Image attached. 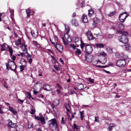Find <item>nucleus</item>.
I'll return each mask as SVG.
<instances>
[{
	"label": "nucleus",
	"mask_w": 131,
	"mask_h": 131,
	"mask_svg": "<svg viewBox=\"0 0 131 131\" xmlns=\"http://www.w3.org/2000/svg\"><path fill=\"white\" fill-rule=\"evenodd\" d=\"M6 65L7 69H8L9 67L11 70L14 71H15L16 66L14 61H10L8 62V63H6Z\"/></svg>",
	"instance_id": "f257e3e1"
},
{
	"label": "nucleus",
	"mask_w": 131,
	"mask_h": 131,
	"mask_svg": "<svg viewBox=\"0 0 131 131\" xmlns=\"http://www.w3.org/2000/svg\"><path fill=\"white\" fill-rule=\"evenodd\" d=\"M48 124L49 125V127L52 130V128L54 125L57 126V124L55 118L52 119L48 122Z\"/></svg>",
	"instance_id": "f03ea898"
},
{
	"label": "nucleus",
	"mask_w": 131,
	"mask_h": 131,
	"mask_svg": "<svg viewBox=\"0 0 131 131\" xmlns=\"http://www.w3.org/2000/svg\"><path fill=\"white\" fill-rule=\"evenodd\" d=\"M116 64L117 66L119 67H123L126 64L125 60L123 59L118 60L116 62Z\"/></svg>",
	"instance_id": "7ed1b4c3"
},
{
	"label": "nucleus",
	"mask_w": 131,
	"mask_h": 131,
	"mask_svg": "<svg viewBox=\"0 0 131 131\" xmlns=\"http://www.w3.org/2000/svg\"><path fill=\"white\" fill-rule=\"evenodd\" d=\"M118 39L119 41L124 43H127L128 42V39L125 36L122 35L119 36Z\"/></svg>",
	"instance_id": "20e7f679"
},
{
	"label": "nucleus",
	"mask_w": 131,
	"mask_h": 131,
	"mask_svg": "<svg viewBox=\"0 0 131 131\" xmlns=\"http://www.w3.org/2000/svg\"><path fill=\"white\" fill-rule=\"evenodd\" d=\"M127 16L128 15H127L126 12L121 14L119 16L120 21L122 23H123L124 22Z\"/></svg>",
	"instance_id": "39448f33"
},
{
	"label": "nucleus",
	"mask_w": 131,
	"mask_h": 131,
	"mask_svg": "<svg viewBox=\"0 0 131 131\" xmlns=\"http://www.w3.org/2000/svg\"><path fill=\"white\" fill-rule=\"evenodd\" d=\"M92 51L93 49L91 46L89 45L86 46L84 50V52L88 54H90L92 52Z\"/></svg>",
	"instance_id": "423d86ee"
},
{
	"label": "nucleus",
	"mask_w": 131,
	"mask_h": 131,
	"mask_svg": "<svg viewBox=\"0 0 131 131\" xmlns=\"http://www.w3.org/2000/svg\"><path fill=\"white\" fill-rule=\"evenodd\" d=\"M55 47L59 52L61 53L63 50V47L62 46L57 42L56 43V46Z\"/></svg>",
	"instance_id": "0eeeda50"
},
{
	"label": "nucleus",
	"mask_w": 131,
	"mask_h": 131,
	"mask_svg": "<svg viewBox=\"0 0 131 131\" xmlns=\"http://www.w3.org/2000/svg\"><path fill=\"white\" fill-rule=\"evenodd\" d=\"M35 117L36 119L40 121L42 124H45L46 123V122L45 121V118L41 116L40 117H39L35 116Z\"/></svg>",
	"instance_id": "6e6552de"
},
{
	"label": "nucleus",
	"mask_w": 131,
	"mask_h": 131,
	"mask_svg": "<svg viewBox=\"0 0 131 131\" xmlns=\"http://www.w3.org/2000/svg\"><path fill=\"white\" fill-rule=\"evenodd\" d=\"M86 34L89 40H93V38H94V37H93V36L90 31H88L86 32Z\"/></svg>",
	"instance_id": "1a4fd4ad"
},
{
	"label": "nucleus",
	"mask_w": 131,
	"mask_h": 131,
	"mask_svg": "<svg viewBox=\"0 0 131 131\" xmlns=\"http://www.w3.org/2000/svg\"><path fill=\"white\" fill-rule=\"evenodd\" d=\"M43 88L45 90L48 91H50L51 90L50 86L49 85L46 84H44Z\"/></svg>",
	"instance_id": "9d476101"
},
{
	"label": "nucleus",
	"mask_w": 131,
	"mask_h": 131,
	"mask_svg": "<svg viewBox=\"0 0 131 131\" xmlns=\"http://www.w3.org/2000/svg\"><path fill=\"white\" fill-rule=\"evenodd\" d=\"M116 25L117 27L119 29L121 30H123L124 29V25L120 22H117L116 23Z\"/></svg>",
	"instance_id": "9b49d317"
},
{
	"label": "nucleus",
	"mask_w": 131,
	"mask_h": 131,
	"mask_svg": "<svg viewBox=\"0 0 131 131\" xmlns=\"http://www.w3.org/2000/svg\"><path fill=\"white\" fill-rule=\"evenodd\" d=\"M85 59L89 62H92L93 59V57L92 56L86 55L85 56Z\"/></svg>",
	"instance_id": "f8f14e48"
},
{
	"label": "nucleus",
	"mask_w": 131,
	"mask_h": 131,
	"mask_svg": "<svg viewBox=\"0 0 131 131\" xmlns=\"http://www.w3.org/2000/svg\"><path fill=\"white\" fill-rule=\"evenodd\" d=\"M7 124L9 127L12 128H15L16 127V123H12V121L10 120Z\"/></svg>",
	"instance_id": "ddd939ff"
},
{
	"label": "nucleus",
	"mask_w": 131,
	"mask_h": 131,
	"mask_svg": "<svg viewBox=\"0 0 131 131\" xmlns=\"http://www.w3.org/2000/svg\"><path fill=\"white\" fill-rule=\"evenodd\" d=\"M120 58L125 60L126 59L128 58V57L127 55H125L124 53H123L120 54Z\"/></svg>",
	"instance_id": "4468645a"
},
{
	"label": "nucleus",
	"mask_w": 131,
	"mask_h": 131,
	"mask_svg": "<svg viewBox=\"0 0 131 131\" xmlns=\"http://www.w3.org/2000/svg\"><path fill=\"white\" fill-rule=\"evenodd\" d=\"M31 34L33 37L34 38H36L37 37L38 35V31H37V32L35 33V31L34 30H32L31 32Z\"/></svg>",
	"instance_id": "2eb2a0df"
},
{
	"label": "nucleus",
	"mask_w": 131,
	"mask_h": 131,
	"mask_svg": "<svg viewBox=\"0 0 131 131\" xmlns=\"http://www.w3.org/2000/svg\"><path fill=\"white\" fill-rule=\"evenodd\" d=\"M71 23L72 25L76 26H78V24L75 18L72 20Z\"/></svg>",
	"instance_id": "dca6fc26"
},
{
	"label": "nucleus",
	"mask_w": 131,
	"mask_h": 131,
	"mask_svg": "<svg viewBox=\"0 0 131 131\" xmlns=\"http://www.w3.org/2000/svg\"><path fill=\"white\" fill-rule=\"evenodd\" d=\"M82 17H83L82 19V21L84 23H87L88 22V20L87 19L86 16L84 15H83Z\"/></svg>",
	"instance_id": "f3484780"
},
{
	"label": "nucleus",
	"mask_w": 131,
	"mask_h": 131,
	"mask_svg": "<svg viewBox=\"0 0 131 131\" xmlns=\"http://www.w3.org/2000/svg\"><path fill=\"white\" fill-rule=\"evenodd\" d=\"M20 62L21 64H24V66H26L27 62L25 59L23 58H21L20 60Z\"/></svg>",
	"instance_id": "a211bd4d"
},
{
	"label": "nucleus",
	"mask_w": 131,
	"mask_h": 131,
	"mask_svg": "<svg viewBox=\"0 0 131 131\" xmlns=\"http://www.w3.org/2000/svg\"><path fill=\"white\" fill-rule=\"evenodd\" d=\"M81 43L80 44L81 47L82 49L83 50L84 48L85 47H86V44L84 43L82 41V40H81Z\"/></svg>",
	"instance_id": "6ab92c4d"
},
{
	"label": "nucleus",
	"mask_w": 131,
	"mask_h": 131,
	"mask_svg": "<svg viewBox=\"0 0 131 131\" xmlns=\"http://www.w3.org/2000/svg\"><path fill=\"white\" fill-rule=\"evenodd\" d=\"M95 46L97 48H103L104 47V45L103 43H99L96 44Z\"/></svg>",
	"instance_id": "aec40b11"
},
{
	"label": "nucleus",
	"mask_w": 131,
	"mask_h": 131,
	"mask_svg": "<svg viewBox=\"0 0 131 131\" xmlns=\"http://www.w3.org/2000/svg\"><path fill=\"white\" fill-rule=\"evenodd\" d=\"M26 13L27 14V17L28 18L30 17V14L31 13L30 9L29 8H28V9H26Z\"/></svg>",
	"instance_id": "412c9836"
},
{
	"label": "nucleus",
	"mask_w": 131,
	"mask_h": 131,
	"mask_svg": "<svg viewBox=\"0 0 131 131\" xmlns=\"http://www.w3.org/2000/svg\"><path fill=\"white\" fill-rule=\"evenodd\" d=\"M59 101L57 100L56 99L54 101L53 104L52 106H57L59 105Z\"/></svg>",
	"instance_id": "4be33fe9"
},
{
	"label": "nucleus",
	"mask_w": 131,
	"mask_h": 131,
	"mask_svg": "<svg viewBox=\"0 0 131 131\" xmlns=\"http://www.w3.org/2000/svg\"><path fill=\"white\" fill-rule=\"evenodd\" d=\"M9 110L11 112H12L15 114H16L17 112L15 110L13 109L12 107H9Z\"/></svg>",
	"instance_id": "5701e85b"
},
{
	"label": "nucleus",
	"mask_w": 131,
	"mask_h": 131,
	"mask_svg": "<svg viewBox=\"0 0 131 131\" xmlns=\"http://www.w3.org/2000/svg\"><path fill=\"white\" fill-rule=\"evenodd\" d=\"M83 88V85L81 83L79 84L78 86V90H81Z\"/></svg>",
	"instance_id": "b1692460"
},
{
	"label": "nucleus",
	"mask_w": 131,
	"mask_h": 131,
	"mask_svg": "<svg viewBox=\"0 0 131 131\" xmlns=\"http://www.w3.org/2000/svg\"><path fill=\"white\" fill-rule=\"evenodd\" d=\"M8 51H9L10 56H11L12 55L13 53V50L12 48L9 46H8Z\"/></svg>",
	"instance_id": "393cba45"
},
{
	"label": "nucleus",
	"mask_w": 131,
	"mask_h": 131,
	"mask_svg": "<svg viewBox=\"0 0 131 131\" xmlns=\"http://www.w3.org/2000/svg\"><path fill=\"white\" fill-rule=\"evenodd\" d=\"M93 22L95 24H97L99 22V19L97 18H94L93 20Z\"/></svg>",
	"instance_id": "a878e982"
},
{
	"label": "nucleus",
	"mask_w": 131,
	"mask_h": 131,
	"mask_svg": "<svg viewBox=\"0 0 131 131\" xmlns=\"http://www.w3.org/2000/svg\"><path fill=\"white\" fill-rule=\"evenodd\" d=\"M65 29L66 32L67 33H68L70 31V28L68 25L65 24Z\"/></svg>",
	"instance_id": "bb28decb"
},
{
	"label": "nucleus",
	"mask_w": 131,
	"mask_h": 131,
	"mask_svg": "<svg viewBox=\"0 0 131 131\" xmlns=\"http://www.w3.org/2000/svg\"><path fill=\"white\" fill-rule=\"evenodd\" d=\"M75 54L77 55H79L81 54V52L80 49H79L78 48H77L75 52Z\"/></svg>",
	"instance_id": "cd10ccee"
},
{
	"label": "nucleus",
	"mask_w": 131,
	"mask_h": 131,
	"mask_svg": "<svg viewBox=\"0 0 131 131\" xmlns=\"http://www.w3.org/2000/svg\"><path fill=\"white\" fill-rule=\"evenodd\" d=\"M15 43L16 45H19L21 44V42L20 39H18L16 40L15 42Z\"/></svg>",
	"instance_id": "c85d7f7f"
},
{
	"label": "nucleus",
	"mask_w": 131,
	"mask_h": 131,
	"mask_svg": "<svg viewBox=\"0 0 131 131\" xmlns=\"http://www.w3.org/2000/svg\"><path fill=\"white\" fill-rule=\"evenodd\" d=\"M73 40L74 42L76 43L79 41V39L78 37L75 36L73 37Z\"/></svg>",
	"instance_id": "c756f323"
},
{
	"label": "nucleus",
	"mask_w": 131,
	"mask_h": 131,
	"mask_svg": "<svg viewBox=\"0 0 131 131\" xmlns=\"http://www.w3.org/2000/svg\"><path fill=\"white\" fill-rule=\"evenodd\" d=\"M101 62H102V63L104 64L106 62L107 59L105 57H103L101 59Z\"/></svg>",
	"instance_id": "7c9ffc66"
},
{
	"label": "nucleus",
	"mask_w": 131,
	"mask_h": 131,
	"mask_svg": "<svg viewBox=\"0 0 131 131\" xmlns=\"http://www.w3.org/2000/svg\"><path fill=\"white\" fill-rule=\"evenodd\" d=\"M32 43L35 45L37 46H39V44L36 41H35L34 40H33L32 41Z\"/></svg>",
	"instance_id": "2f4dec72"
},
{
	"label": "nucleus",
	"mask_w": 131,
	"mask_h": 131,
	"mask_svg": "<svg viewBox=\"0 0 131 131\" xmlns=\"http://www.w3.org/2000/svg\"><path fill=\"white\" fill-rule=\"evenodd\" d=\"M106 49L110 53H113L112 49V48L108 47L106 48Z\"/></svg>",
	"instance_id": "473e14b6"
},
{
	"label": "nucleus",
	"mask_w": 131,
	"mask_h": 131,
	"mask_svg": "<svg viewBox=\"0 0 131 131\" xmlns=\"http://www.w3.org/2000/svg\"><path fill=\"white\" fill-rule=\"evenodd\" d=\"M24 49L23 50V51H26L25 52H24L25 53H27V50L26 48L27 45H25L24 46Z\"/></svg>",
	"instance_id": "72a5a7b5"
},
{
	"label": "nucleus",
	"mask_w": 131,
	"mask_h": 131,
	"mask_svg": "<svg viewBox=\"0 0 131 131\" xmlns=\"http://www.w3.org/2000/svg\"><path fill=\"white\" fill-rule=\"evenodd\" d=\"M83 111H82L81 112H80V116L81 117V119L82 120H83V118L84 117V113H83Z\"/></svg>",
	"instance_id": "f704fd0d"
},
{
	"label": "nucleus",
	"mask_w": 131,
	"mask_h": 131,
	"mask_svg": "<svg viewBox=\"0 0 131 131\" xmlns=\"http://www.w3.org/2000/svg\"><path fill=\"white\" fill-rule=\"evenodd\" d=\"M89 13H88V15L90 16H91V15L93 13V10H88Z\"/></svg>",
	"instance_id": "c9c22d12"
},
{
	"label": "nucleus",
	"mask_w": 131,
	"mask_h": 131,
	"mask_svg": "<svg viewBox=\"0 0 131 131\" xmlns=\"http://www.w3.org/2000/svg\"><path fill=\"white\" fill-rule=\"evenodd\" d=\"M1 50L4 51L6 50V48L5 45H1Z\"/></svg>",
	"instance_id": "e433bc0d"
},
{
	"label": "nucleus",
	"mask_w": 131,
	"mask_h": 131,
	"mask_svg": "<svg viewBox=\"0 0 131 131\" xmlns=\"http://www.w3.org/2000/svg\"><path fill=\"white\" fill-rule=\"evenodd\" d=\"M56 106H53V109L55 113H57L58 111V110L55 107Z\"/></svg>",
	"instance_id": "4c0bfd02"
},
{
	"label": "nucleus",
	"mask_w": 131,
	"mask_h": 131,
	"mask_svg": "<svg viewBox=\"0 0 131 131\" xmlns=\"http://www.w3.org/2000/svg\"><path fill=\"white\" fill-rule=\"evenodd\" d=\"M26 67V66H24V65H22L20 66V71H23L24 69V67Z\"/></svg>",
	"instance_id": "58836bf2"
},
{
	"label": "nucleus",
	"mask_w": 131,
	"mask_h": 131,
	"mask_svg": "<svg viewBox=\"0 0 131 131\" xmlns=\"http://www.w3.org/2000/svg\"><path fill=\"white\" fill-rule=\"evenodd\" d=\"M34 109H32L31 111L30 112V113L31 114H34L35 113V110L34 109Z\"/></svg>",
	"instance_id": "ea45409f"
},
{
	"label": "nucleus",
	"mask_w": 131,
	"mask_h": 131,
	"mask_svg": "<svg viewBox=\"0 0 131 131\" xmlns=\"http://www.w3.org/2000/svg\"><path fill=\"white\" fill-rule=\"evenodd\" d=\"M122 35H124V36H125L126 37V36H127L128 35V33L127 32H123L122 31Z\"/></svg>",
	"instance_id": "a19ab883"
},
{
	"label": "nucleus",
	"mask_w": 131,
	"mask_h": 131,
	"mask_svg": "<svg viewBox=\"0 0 131 131\" xmlns=\"http://www.w3.org/2000/svg\"><path fill=\"white\" fill-rule=\"evenodd\" d=\"M125 48L126 50H128L129 49V45L128 44H127L125 46Z\"/></svg>",
	"instance_id": "79ce46f5"
},
{
	"label": "nucleus",
	"mask_w": 131,
	"mask_h": 131,
	"mask_svg": "<svg viewBox=\"0 0 131 131\" xmlns=\"http://www.w3.org/2000/svg\"><path fill=\"white\" fill-rule=\"evenodd\" d=\"M73 126L74 128L75 129H78L79 128L77 126V125L75 123H74L73 124Z\"/></svg>",
	"instance_id": "37998d69"
},
{
	"label": "nucleus",
	"mask_w": 131,
	"mask_h": 131,
	"mask_svg": "<svg viewBox=\"0 0 131 131\" xmlns=\"http://www.w3.org/2000/svg\"><path fill=\"white\" fill-rule=\"evenodd\" d=\"M97 67L101 68H105L108 67V66L107 65L105 66H97Z\"/></svg>",
	"instance_id": "c03bdc74"
},
{
	"label": "nucleus",
	"mask_w": 131,
	"mask_h": 131,
	"mask_svg": "<svg viewBox=\"0 0 131 131\" xmlns=\"http://www.w3.org/2000/svg\"><path fill=\"white\" fill-rule=\"evenodd\" d=\"M70 47L72 48L73 49H75L76 47L74 45L72 44H71L70 45Z\"/></svg>",
	"instance_id": "a18cd8bd"
},
{
	"label": "nucleus",
	"mask_w": 131,
	"mask_h": 131,
	"mask_svg": "<svg viewBox=\"0 0 131 131\" xmlns=\"http://www.w3.org/2000/svg\"><path fill=\"white\" fill-rule=\"evenodd\" d=\"M28 127L29 128H31L33 127V125L32 124H29L28 125Z\"/></svg>",
	"instance_id": "49530a36"
},
{
	"label": "nucleus",
	"mask_w": 131,
	"mask_h": 131,
	"mask_svg": "<svg viewBox=\"0 0 131 131\" xmlns=\"http://www.w3.org/2000/svg\"><path fill=\"white\" fill-rule=\"evenodd\" d=\"M89 81L91 83H93L94 82V80L93 79H92L90 78L89 79Z\"/></svg>",
	"instance_id": "de8ad7c7"
},
{
	"label": "nucleus",
	"mask_w": 131,
	"mask_h": 131,
	"mask_svg": "<svg viewBox=\"0 0 131 131\" xmlns=\"http://www.w3.org/2000/svg\"><path fill=\"white\" fill-rule=\"evenodd\" d=\"M12 57H11L12 59H13V61H14L15 60L16 57L12 55Z\"/></svg>",
	"instance_id": "09e8293b"
},
{
	"label": "nucleus",
	"mask_w": 131,
	"mask_h": 131,
	"mask_svg": "<svg viewBox=\"0 0 131 131\" xmlns=\"http://www.w3.org/2000/svg\"><path fill=\"white\" fill-rule=\"evenodd\" d=\"M27 55L26 56V58L27 59H28V58H31V55H30V54L28 53H27Z\"/></svg>",
	"instance_id": "8fccbe9b"
},
{
	"label": "nucleus",
	"mask_w": 131,
	"mask_h": 131,
	"mask_svg": "<svg viewBox=\"0 0 131 131\" xmlns=\"http://www.w3.org/2000/svg\"><path fill=\"white\" fill-rule=\"evenodd\" d=\"M99 118L97 117H95V122H99Z\"/></svg>",
	"instance_id": "3c124183"
},
{
	"label": "nucleus",
	"mask_w": 131,
	"mask_h": 131,
	"mask_svg": "<svg viewBox=\"0 0 131 131\" xmlns=\"http://www.w3.org/2000/svg\"><path fill=\"white\" fill-rule=\"evenodd\" d=\"M115 14V12H113L111 13L109 15L110 16H112L114 15Z\"/></svg>",
	"instance_id": "603ef678"
},
{
	"label": "nucleus",
	"mask_w": 131,
	"mask_h": 131,
	"mask_svg": "<svg viewBox=\"0 0 131 131\" xmlns=\"http://www.w3.org/2000/svg\"><path fill=\"white\" fill-rule=\"evenodd\" d=\"M115 55L116 58H118L119 56H120V54L119 55L118 53H115Z\"/></svg>",
	"instance_id": "864d4df0"
},
{
	"label": "nucleus",
	"mask_w": 131,
	"mask_h": 131,
	"mask_svg": "<svg viewBox=\"0 0 131 131\" xmlns=\"http://www.w3.org/2000/svg\"><path fill=\"white\" fill-rule=\"evenodd\" d=\"M10 12L11 14V15L14 14V10L13 9H10L9 11Z\"/></svg>",
	"instance_id": "5fc2aeb1"
},
{
	"label": "nucleus",
	"mask_w": 131,
	"mask_h": 131,
	"mask_svg": "<svg viewBox=\"0 0 131 131\" xmlns=\"http://www.w3.org/2000/svg\"><path fill=\"white\" fill-rule=\"evenodd\" d=\"M122 31H120V30H117L116 31V33L117 34L118 33H121L122 34Z\"/></svg>",
	"instance_id": "6e6d98bb"
},
{
	"label": "nucleus",
	"mask_w": 131,
	"mask_h": 131,
	"mask_svg": "<svg viewBox=\"0 0 131 131\" xmlns=\"http://www.w3.org/2000/svg\"><path fill=\"white\" fill-rule=\"evenodd\" d=\"M61 123L62 124H64L65 123L64 121V118L63 117H62V120L61 121Z\"/></svg>",
	"instance_id": "4d7b16f0"
},
{
	"label": "nucleus",
	"mask_w": 131,
	"mask_h": 131,
	"mask_svg": "<svg viewBox=\"0 0 131 131\" xmlns=\"http://www.w3.org/2000/svg\"><path fill=\"white\" fill-rule=\"evenodd\" d=\"M57 86L58 88H59L60 89H62V87L61 86H60V85L58 84H57Z\"/></svg>",
	"instance_id": "13d9d810"
},
{
	"label": "nucleus",
	"mask_w": 131,
	"mask_h": 131,
	"mask_svg": "<svg viewBox=\"0 0 131 131\" xmlns=\"http://www.w3.org/2000/svg\"><path fill=\"white\" fill-rule=\"evenodd\" d=\"M54 39L55 41H57L58 40V38L57 36H54Z\"/></svg>",
	"instance_id": "bf43d9fd"
},
{
	"label": "nucleus",
	"mask_w": 131,
	"mask_h": 131,
	"mask_svg": "<svg viewBox=\"0 0 131 131\" xmlns=\"http://www.w3.org/2000/svg\"><path fill=\"white\" fill-rule=\"evenodd\" d=\"M27 94H28V96H29V99H30V98H31V97H32V96H31V94H30V93H29V92H28V93H27Z\"/></svg>",
	"instance_id": "052dcab7"
},
{
	"label": "nucleus",
	"mask_w": 131,
	"mask_h": 131,
	"mask_svg": "<svg viewBox=\"0 0 131 131\" xmlns=\"http://www.w3.org/2000/svg\"><path fill=\"white\" fill-rule=\"evenodd\" d=\"M110 126L111 127H113L114 126V124L113 123H110Z\"/></svg>",
	"instance_id": "680f3d73"
},
{
	"label": "nucleus",
	"mask_w": 131,
	"mask_h": 131,
	"mask_svg": "<svg viewBox=\"0 0 131 131\" xmlns=\"http://www.w3.org/2000/svg\"><path fill=\"white\" fill-rule=\"evenodd\" d=\"M18 100L21 103H23V102L24 101V100H20V99H18Z\"/></svg>",
	"instance_id": "e2e57ef3"
},
{
	"label": "nucleus",
	"mask_w": 131,
	"mask_h": 131,
	"mask_svg": "<svg viewBox=\"0 0 131 131\" xmlns=\"http://www.w3.org/2000/svg\"><path fill=\"white\" fill-rule=\"evenodd\" d=\"M32 59L31 58H30L29 59V62L30 64L31 63H32Z\"/></svg>",
	"instance_id": "0e129e2a"
},
{
	"label": "nucleus",
	"mask_w": 131,
	"mask_h": 131,
	"mask_svg": "<svg viewBox=\"0 0 131 131\" xmlns=\"http://www.w3.org/2000/svg\"><path fill=\"white\" fill-rule=\"evenodd\" d=\"M63 42L64 43V44L65 45H67L68 44V43L65 40H64V41H63Z\"/></svg>",
	"instance_id": "69168bd1"
},
{
	"label": "nucleus",
	"mask_w": 131,
	"mask_h": 131,
	"mask_svg": "<svg viewBox=\"0 0 131 131\" xmlns=\"http://www.w3.org/2000/svg\"><path fill=\"white\" fill-rule=\"evenodd\" d=\"M76 14L75 13H74L73 14L72 17H74L76 16Z\"/></svg>",
	"instance_id": "338daca9"
},
{
	"label": "nucleus",
	"mask_w": 131,
	"mask_h": 131,
	"mask_svg": "<svg viewBox=\"0 0 131 131\" xmlns=\"http://www.w3.org/2000/svg\"><path fill=\"white\" fill-rule=\"evenodd\" d=\"M33 92H34V94L36 95V94H37L38 93V92L34 90H33Z\"/></svg>",
	"instance_id": "774afa93"
}]
</instances>
